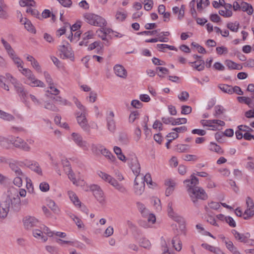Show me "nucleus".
<instances>
[{
	"mask_svg": "<svg viewBox=\"0 0 254 254\" xmlns=\"http://www.w3.org/2000/svg\"><path fill=\"white\" fill-rule=\"evenodd\" d=\"M21 200L17 190L10 188L7 192V196L0 205V217L5 218L9 211H18L20 209Z\"/></svg>",
	"mask_w": 254,
	"mask_h": 254,
	"instance_id": "1",
	"label": "nucleus"
},
{
	"mask_svg": "<svg viewBox=\"0 0 254 254\" xmlns=\"http://www.w3.org/2000/svg\"><path fill=\"white\" fill-rule=\"evenodd\" d=\"M186 185L187 191L193 203L196 205L198 200H204L208 198V195L203 189L197 187L199 180L193 174L190 176V179L184 181Z\"/></svg>",
	"mask_w": 254,
	"mask_h": 254,
	"instance_id": "2",
	"label": "nucleus"
},
{
	"mask_svg": "<svg viewBox=\"0 0 254 254\" xmlns=\"http://www.w3.org/2000/svg\"><path fill=\"white\" fill-rule=\"evenodd\" d=\"M137 209L141 213L142 216L146 219L147 223L145 222L141 221L140 225L145 227L147 228L154 224L156 221V217L153 214L150 213L149 210L146 208L145 205L140 202H136Z\"/></svg>",
	"mask_w": 254,
	"mask_h": 254,
	"instance_id": "3",
	"label": "nucleus"
},
{
	"mask_svg": "<svg viewBox=\"0 0 254 254\" xmlns=\"http://www.w3.org/2000/svg\"><path fill=\"white\" fill-rule=\"evenodd\" d=\"M83 17L86 22L93 26L102 27L106 26L107 24L104 18L93 13H85Z\"/></svg>",
	"mask_w": 254,
	"mask_h": 254,
	"instance_id": "4",
	"label": "nucleus"
},
{
	"mask_svg": "<svg viewBox=\"0 0 254 254\" xmlns=\"http://www.w3.org/2000/svg\"><path fill=\"white\" fill-rule=\"evenodd\" d=\"M98 174L101 178L105 181L109 183L121 192L123 193H126L127 192V190L122 185L119 184L116 179L110 175L102 171L98 172Z\"/></svg>",
	"mask_w": 254,
	"mask_h": 254,
	"instance_id": "5",
	"label": "nucleus"
},
{
	"mask_svg": "<svg viewBox=\"0 0 254 254\" xmlns=\"http://www.w3.org/2000/svg\"><path fill=\"white\" fill-rule=\"evenodd\" d=\"M9 142L13 145V146L17 148L20 149L24 151L29 152L31 150V147L26 141H25L24 139L21 138L12 136L9 139Z\"/></svg>",
	"mask_w": 254,
	"mask_h": 254,
	"instance_id": "6",
	"label": "nucleus"
},
{
	"mask_svg": "<svg viewBox=\"0 0 254 254\" xmlns=\"http://www.w3.org/2000/svg\"><path fill=\"white\" fill-rule=\"evenodd\" d=\"M86 113H76V120L80 127L85 131L90 132V126L86 119Z\"/></svg>",
	"mask_w": 254,
	"mask_h": 254,
	"instance_id": "7",
	"label": "nucleus"
},
{
	"mask_svg": "<svg viewBox=\"0 0 254 254\" xmlns=\"http://www.w3.org/2000/svg\"><path fill=\"white\" fill-rule=\"evenodd\" d=\"M19 161L16 160L9 159L8 161L9 167L15 176H25L24 173L19 166Z\"/></svg>",
	"mask_w": 254,
	"mask_h": 254,
	"instance_id": "8",
	"label": "nucleus"
},
{
	"mask_svg": "<svg viewBox=\"0 0 254 254\" xmlns=\"http://www.w3.org/2000/svg\"><path fill=\"white\" fill-rule=\"evenodd\" d=\"M115 115L113 111H110L106 116L107 127L108 129L112 133L116 130V122L114 119Z\"/></svg>",
	"mask_w": 254,
	"mask_h": 254,
	"instance_id": "9",
	"label": "nucleus"
},
{
	"mask_svg": "<svg viewBox=\"0 0 254 254\" xmlns=\"http://www.w3.org/2000/svg\"><path fill=\"white\" fill-rule=\"evenodd\" d=\"M25 166L34 171L39 175H42V171L39 164L36 161L26 159L21 162Z\"/></svg>",
	"mask_w": 254,
	"mask_h": 254,
	"instance_id": "10",
	"label": "nucleus"
},
{
	"mask_svg": "<svg viewBox=\"0 0 254 254\" xmlns=\"http://www.w3.org/2000/svg\"><path fill=\"white\" fill-rule=\"evenodd\" d=\"M72 138L74 142L83 150H87L88 149V144L83 140L82 137L79 134L73 132L71 134Z\"/></svg>",
	"mask_w": 254,
	"mask_h": 254,
	"instance_id": "11",
	"label": "nucleus"
},
{
	"mask_svg": "<svg viewBox=\"0 0 254 254\" xmlns=\"http://www.w3.org/2000/svg\"><path fill=\"white\" fill-rule=\"evenodd\" d=\"M90 189L97 200L100 203L103 202L104 201V193L100 187L96 185H93L90 186Z\"/></svg>",
	"mask_w": 254,
	"mask_h": 254,
	"instance_id": "12",
	"label": "nucleus"
},
{
	"mask_svg": "<svg viewBox=\"0 0 254 254\" xmlns=\"http://www.w3.org/2000/svg\"><path fill=\"white\" fill-rule=\"evenodd\" d=\"M24 226L26 229H30L33 227L37 226L39 224V221L34 217L27 216L23 220Z\"/></svg>",
	"mask_w": 254,
	"mask_h": 254,
	"instance_id": "13",
	"label": "nucleus"
},
{
	"mask_svg": "<svg viewBox=\"0 0 254 254\" xmlns=\"http://www.w3.org/2000/svg\"><path fill=\"white\" fill-rule=\"evenodd\" d=\"M26 83L32 87H44L45 86L44 83L37 79L34 74H32L27 79V82Z\"/></svg>",
	"mask_w": 254,
	"mask_h": 254,
	"instance_id": "14",
	"label": "nucleus"
},
{
	"mask_svg": "<svg viewBox=\"0 0 254 254\" xmlns=\"http://www.w3.org/2000/svg\"><path fill=\"white\" fill-rule=\"evenodd\" d=\"M232 233L235 236V239L240 242L245 243L249 242V238L250 237V234L249 233L241 234L235 230H233Z\"/></svg>",
	"mask_w": 254,
	"mask_h": 254,
	"instance_id": "15",
	"label": "nucleus"
},
{
	"mask_svg": "<svg viewBox=\"0 0 254 254\" xmlns=\"http://www.w3.org/2000/svg\"><path fill=\"white\" fill-rule=\"evenodd\" d=\"M137 178L136 177L134 180V191L136 195H140L144 191L145 184L142 181V177L140 183L137 182Z\"/></svg>",
	"mask_w": 254,
	"mask_h": 254,
	"instance_id": "16",
	"label": "nucleus"
},
{
	"mask_svg": "<svg viewBox=\"0 0 254 254\" xmlns=\"http://www.w3.org/2000/svg\"><path fill=\"white\" fill-rule=\"evenodd\" d=\"M59 49L61 54L63 55V59H71L73 58V54L70 47L62 45L59 47Z\"/></svg>",
	"mask_w": 254,
	"mask_h": 254,
	"instance_id": "17",
	"label": "nucleus"
},
{
	"mask_svg": "<svg viewBox=\"0 0 254 254\" xmlns=\"http://www.w3.org/2000/svg\"><path fill=\"white\" fill-rule=\"evenodd\" d=\"M173 202L170 201L168 203L167 205V212L169 216L172 218L176 222H180L182 220V217L178 215L173 210Z\"/></svg>",
	"mask_w": 254,
	"mask_h": 254,
	"instance_id": "18",
	"label": "nucleus"
},
{
	"mask_svg": "<svg viewBox=\"0 0 254 254\" xmlns=\"http://www.w3.org/2000/svg\"><path fill=\"white\" fill-rule=\"evenodd\" d=\"M116 75L121 78H126L127 76V71L124 67L120 64H116L114 67Z\"/></svg>",
	"mask_w": 254,
	"mask_h": 254,
	"instance_id": "19",
	"label": "nucleus"
},
{
	"mask_svg": "<svg viewBox=\"0 0 254 254\" xmlns=\"http://www.w3.org/2000/svg\"><path fill=\"white\" fill-rule=\"evenodd\" d=\"M9 17L7 5L3 0H0V18L7 19Z\"/></svg>",
	"mask_w": 254,
	"mask_h": 254,
	"instance_id": "20",
	"label": "nucleus"
},
{
	"mask_svg": "<svg viewBox=\"0 0 254 254\" xmlns=\"http://www.w3.org/2000/svg\"><path fill=\"white\" fill-rule=\"evenodd\" d=\"M20 22L24 25L25 28L29 32L35 33L36 29L32 25L31 22L27 18H22L20 19Z\"/></svg>",
	"mask_w": 254,
	"mask_h": 254,
	"instance_id": "21",
	"label": "nucleus"
},
{
	"mask_svg": "<svg viewBox=\"0 0 254 254\" xmlns=\"http://www.w3.org/2000/svg\"><path fill=\"white\" fill-rule=\"evenodd\" d=\"M130 168L136 177L139 175L140 172V165L138 161L136 159H132L131 162Z\"/></svg>",
	"mask_w": 254,
	"mask_h": 254,
	"instance_id": "22",
	"label": "nucleus"
},
{
	"mask_svg": "<svg viewBox=\"0 0 254 254\" xmlns=\"http://www.w3.org/2000/svg\"><path fill=\"white\" fill-rule=\"evenodd\" d=\"M67 175L68 178L72 182L73 184L76 186H82L84 185V182L83 181H77L75 178L74 174L72 171L71 169H70L69 172H65Z\"/></svg>",
	"mask_w": 254,
	"mask_h": 254,
	"instance_id": "23",
	"label": "nucleus"
},
{
	"mask_svg": "<svg viewBox=\"0 0 254 254\" xmlns=\"http://www.w3.org/2000/svg\"><path fill=\"white\" fill-rule=\"evenodd\" d=\"M100 152L103 155L112 162H114L116 160V157L109 150L103 146H100Z\"/></svg>",
	"mask_w": 254,
	"mask_h": 254,
	"instance_id": "24",
	"label": "nucleus"
},
{
	"mask_svg": "<svg viewBox=\"0 0 254 254\" xmlns=\"http://www.w3.org/2000/svg\"><path fill=\"white\" fill-rule=\"evenodd\" d=\"M225 64L229 69L241 70L243 68L241 64H238L230 60H226L225 61Z\"/></svg>",
	"mask_w": 254,
	"mask_h": 254,
	"instance_id": "25",
	"label": "nucleus"
},
{
	"mask_svg": "<svg viewBox=\"0 0 254 254\" xmlns=\"http://www.w3.org/2000/svg\"><path fill=\"white\" fill-rule=\"evenodd\" d=\"M241 9L243 11L247 12L249 15H252L254 11L253 8L250 4L244 1L241 3Z\"/></svg>",
	"mask_w": 254,
	"mask_h": 254,
	"instance_id": "26",
	"label": "nucleus"
},
{
	"mask_svg": "<svg viewBox=\"0 0 254 254\" xmlns=\"http://www.w3.org/2000/svg\"><path fill=\"white\" fill-rule=\"evenodd\" d=\"M68 194L71 201H72L75 205L79 207L81 206L80 201L78 199L76 194L73 191H68Z\"/></svg>",
	"mask_w": 254,
	"mask_h": 254,
	"instance_id": "27",
	"label": "nucleus"
},
{
	"mask_svg": "<svg viewBox=\"0 0 254 254\" xmlns=\"http://www.w3.org/2000/svg\"><path fill=\"white\" fill-rule=\"evenodd\" d=\"M225 125L224 121L220 120H212V128L210 129L213 130H220L221 127Z\"/></svg>",
	"mask_w": 254,
	"mask_h": 254,
	"instance_id": "28",
	"label": "nucleus"
},
{
	"mask_svg": "<svg viewBox=\"0 0 254 254\" xmlns=\"http://www.w3.org/2000/svg\"><path fill=\"white\" fill-rule=\"evenodd\" d=\"M192 66L198 71L203 70L205 66L204 61L202 60H197L194 62L190 63Z\"/></svg>",
	"mask_w": 254,
	"mask_h": 254,
	"instance_id": "29",
	"label": "nucleus"
},
{
	"mask_svg": "<svg viewBox=\"0 0 254 254\" xmlns=\"http://www.w3.org/2000/svg\"><path fill=\"white\" fill-rule=\"evenodd\" d=\"M43 106L45 109L52 112L59 111V109L54 104L48 101L44 102Z\"/></svg>",
	"mask_w": 254,
	"mask_h": 254,
	"instance_id": "30",
	"label": "nucleus"
},
{
	"mask_svg": "<svg viewBox=\"0 0 254 254\" xmlns=\"http://www.w3.org/2000/svg\"><path fill=\"white\" fill-rule=\"evenodd\" d=\"M1 42L4 47V49L7 52L9 56H13V53H15L13 49L11 48L10 45L5 41L3 38L1 39Z\"/></svg>",
	"mask_w": 254,
	"mask_h": 254,
	"instance_id": "31",
	"label": "nucleus"
},
{
	"mask_svg": "<svg viewBox=\"0 0 254 254\" xmlns=\"http://www.w3.org/2000/svg\"><path fill=\"white\" fill-rule=\"evenodd\" d=\"M15 88L19 96L24 99L27 96V92L24 90L23 86L20 84H17L15 85Z\"/></svg>",
	"mask_w": 254,
	"mask_h": 254,
	"instance_id": "32",
	"label": "nucleus"
},
{
	"mask_svg": "<svg viewBox=\"0 0 254 254\" xmlns=\"http://www.w3.org/2000/svg\"><path fill=\"white\" fill-rule=\"evenodd\" d=\"M12 60L14 64L16 65L19 69H21L23 67V61L18 57L15 53H13V56H9Z\"/></svg>",
	"mask_w": 254,
	"mask_h": 254,
	"instance_id": "33",
	"label": "nucleus"
},
{
	"mask_svg": "<svg viewBox=\"0 0 254 254\" xmlns=\"http://www.w3.org/2000/svg\"><path fill=\"white\" fill-rule=\"evenodd\" d=\"M190 147V146L188 144H179L176 146L175 149L178 152L184 153L189 152Z\"/></svg>",
	"mask_w": 254,
	"mask_h": 254,
	"instance_id": "34",
	"label": "nucleus"
},
{
	"mask_svg": "<svg viewBox=\"0 0 254 254\" xmlns=\"http://www.w3.org/2000/svg\"><path fill=\"white\" fill-rule=\"evenodd\" d=\"M209 149L220 154L224 153L223 149L219 145L212 142L210 143Z\"/></svg>",
	"mask_w": 254,
	"mask_h": 254,
	"instance_id": "35",
	"label": "nucleus"
},
{
	"mask_svg": "<svg viewBox=\"0 0 254 254\" xmlns=\"http://www.w3.org/2000/svg\"><path fill=\"white\" fill-rule=\"evenodd\" d=\"M172 243L176 251H180L181 250L182 243L178 236H175L173 238Z\"/></svg>",
	"mask_w": 254,
	"mask_h": 254,
	"instance_id": "36",
	"label": "nucleus"
},
{
	"mask_svg": "<svg viewBox=\"0 0 254 254\" xmlns=\"http://www.w3.org/2000/svg\"><path fill=\"white\" fill-rule=\"evenodd\" d=\"M52 99L55 101V102L61 105L66 106L70 104V103L66 99H64L60 96L54 97L52 98Z\"/></svg>",
	"mask_w": 254,
	"mask_h": 254,
	"instance_id": "37",
	"label": "nucleus"
},
{
	"mask_svg": "<svg viewBox=\"0 0 254 254\" xmlns=\"http://www.w3.org/2000/svg\"><path fill=\"white\" fill-rule=\"evenodd\" d=\"M237 100L240 103H244L249 107H252V99L250 97L241 96L238 97Z\"/></svg>",
	"mask_w": 254,
	"mask_h": 254,
	"instance_id": "38",
	"label": "nucleus"
},
{
	"mask_svg": "<svg viewBox=\"0 0 254 254\" xmlns=\"http://www.w3.org/2000/svg\"><path fill=\"white\" fill-rule=\"evenodd\" d=\"M107 32L110 33L109 29H105L102 27L100 29L97 30L96 33L100 38L103 40H107L106 35Z\"/></svg>",
	"mask_w": 254,
	"mask_h": 254,
	"instance_id": "39",
	"label": "nucleus"
},
{
	"mask_svg": "<svg viewBox=\"0 0 254 254\" xmlns=\"http://www.w3.org/2000/svg\"><path fill=\"white\" fill-rule=\"evenodd\" d=\"M114 151L115 153L117 155L119 159L122 161H126V158L125 156L123 154L121 149L118 146H115L114 147Z\"/></svg>",
	"mask_w": 254,
	"mask_h": 254,
	"instance_id": "40",
	"label": "nucleus"
},
{
	"mask_svg": "<svg viewBox=\"0 0 254 254\" xmlns=\"http://www.w3.org/2000/svg\"><path fill=\"white\" fill-rule=\"evenodd\" d=\"M214 116L217 118H220V115H222L225 112V109L221 106L217 105L214 107Z\"/></svg>",
	"mask_w": 254,
	"mask_h": 254,
	"instance_id": "41",
	"label": "nucleus"
},
{
	"mask_svg": "<svg viewBox=\"0 0 254 254\" xmlns=\"http://www.w3.org/2000/svg\"><path fill=\"white\" fill-rule=\"evenodd\" d=\"M254 215V208L247 207L245 212L243 214V217L244 219L247 220Z\"/></svg>",
	"mask_w": 254,
	"mask_h": 254,
	"instance_id": "42",
	"label": "nucleus"
},
{
	"mask_svg": "<svg viewBox=\"0 0 254 254\" xmlns=\"http://www.w3.org/2000/svg\"><path fill=\"white\" fill-rule=\"evenodd\" d=\"M219 89L225 93L232 94V87L227 84H220L218 86Z\"/></svg>",
	"mask_w": 254,
	"mask_h": 254,
	"instance_id": "43",
	"label": "nucleus"
},
{
	"mask_svg": "<svg viewBox=\"0 0 254 254\" xmlns=\"http://www.w3.org/2000/svg\"><path fill=\"white\" fill-rule=\"evenodd\" d=\"M26 12L30 13L33 16L40 20V14L38 10L29 7L26 9Z\"/></svg>",
	"mask_w": 254,
	"mask_h": 254,
	"instance_id": "44",
	"label": "nucleus"
},
{
	"mask_svg": "<svg viewBox=\"0 0 254 254\" xmlns=\"http://www.w3.org/2000/svg\"><path fill=\"white\" fill-rule=\"evenodd\" d=\"M19 3L21 6H34L35 5V2L33 0H20Z\"/></svg>",
	"mask_w": 254,
	"mask_h": 254,
	"instance_id": "45",
	"label": "nucleus"
},
{
	"mask_svg": "<svg viewBox=\"0 0 254 254\" xmlns=\"http://www.w3.org/2000/svg\"><path fill=\"white\" fill-rule=\"evenodd\" d=\"M239 26V23L237 22L235 23L229 22L227 24V27L233 32H236L238 31Z\"/></svg>",
	"mask_w": 254,
	"mask_h": 254,
	"instance_id": "46",
	"label": "nucleus"
},
{
	"mask_svg": "<svg viewBox=\"0 0 254 254\" xmlns=\"http://www.w3.org/2000/svg\"><path fill=\"white\" fill-rule=\"evenodd\" d=\"M73 101L75 104L76 107L81 111L80 113H86L87 109L81 102L75 97L73 98Z\"/></svg>",
	"mask_w": 254,
	"mask_h": 254,
	"instance_id": "47",
	"label": "nucleus"
},
{
	"mask_svg": "<svg viewBox=\"0 0 254 254\" xmlns=\"http://www.w3.org/2000/svg\"><path fill=\"white\" fill-rule=\"evenodd\" d=\"M48 207L55 213H58L59 212V209L55 202L52 200L48 201L47 204Z\"/></svg>",
	"mask_w": 254,
	"mask_h": 254,
	"instance_id": "48",
	"label": "nucleus"
},
{
	"mask_svg": "<svg viewBox=\"0 0 254 254\" xmlns=\"http://www.w3.org/2000/svg\"><path fill=\"white\" fill-rule=\"evenodd\" d=\"M43 232L41 230L35 229L33 231V235L34 237L43 239L44 242L47 240V238L42 236Z\"/></svg>",
	"mask_w": 254,
	"mask_h": 254,
	"instance_id": "49",
	"label": "nucleus"
},
{
	"mask_svg": "<svg viewBox=\"0 0 254 254\" xmlns=\"http://www.w3.org/2000/svg\"><path fill=\"white\" fill-rule=\"evenodd\" d=\"M127 16L126 13L122 12L120 11H117L115 15V17L118 21H123L125 20Z\"/></svg>",
	"mask_w": 254,
	"mask_h": 254,
	"instance_id": "50",
	"label": "nucleus"
},
{
	"mask_svg": "<svg viewBox=\"0 0 254 254\" xmlns=\"http://www.w3.org/2000/svg\"><path fill=\"white\" fill-rule=\"evenodd\" d=\"M0 118L7 121H11L14 120L13 116L3 111H2Z\"/></svg>",
	"mask_w": 254,
	"mask_h": 254,
	"instance_id": "51",
	"label": "nucleus"
},
{
	"mask_svg": "<svg viewBox=\"0 0 254 254\" xmlns=\"http://www.w3.org/2000/svg\"><path fill=\"white\" fill-rule=\"evenodd\" d=\"M139 113L135 111L132 112L129 115L128 118V122L130 123H132L135 121V120L139 118Z\"/></svg>",
	"mask_w": 254,
	"mask_h": 254,
	"instance_id": "52",
	"label": "nucleus"
},
{
	"mask_svg": "<svg viewBox=\"0 0 254 254\" xmlns=\"http://www.w3.org/2000/svg\"><path fill=\"white\" fill-rule=\"evenodd\" d=\"M142 2L144 4V8L146 10L149 11L152 9L153 5L152 0H144Z\"/></svg>",
	"mask_w": 254,
	"mask_h": 254,
	"instance_id": "53",
	"label": "nucleus"
},
{
	"mask_svg": "<svg viewBox=\"0 0 254 254\" xmlns=\"http://www.w3.org/2000/svg\"><path fill=\"white\" fill-rule=\"evenodd\" d=\"M62 163L63 165L64 170V172H69L70 169H71L69 162L67 159H63L62 160Z\"/></svg>",
	"mask_w": 254,
	"mask_h": 254,
	"instance_id": "54",
	"label": "nucleus"
},
{
	"mask_svg": "<svg viewBox=\"0 0 254 254\" xmlns=\"http://www.w3.org/2000/svg\"><path fill=\"white\" fill-rule=\"evenodd\" d=\"M19 70L23 75L27 77V79H28L32 74H33L30 69L26 68H23V67L21 69H19Z\"/></svg>",
	"mask_w": 254,
	"mask_h": 254,
	"instance_id": "55",
	"label": "nucleus"
},
{
	"mask_svg": "<svg viewBox=\"0 0 254 254\" xmlns=\"http://www.w3.org/2000/svg\"><path fill=\"white\" fill-rule=\"evenodd\" d=\"M25 176H15L13 179V183L14 185L18 187H20L22 185V178Z\"/></svg>",
	"mask_w": 254,
	"mask_h": 254,
	"instance_id": "56",
	"label": "nucleus"
},
{
	"mask_svg": "<svg viewBox=\"0 0 254 254\" xmlns=\"http://www.w3.org/2000/svg\"><path fill=\"white\" fill-rule=\"evenodd\" d=\"M219 13L225 17H230L232 16L233 14L231 10L225 8L224 10H219Z\"/></svg>",
	"mask_w": 254,
	"mask_h": 254,
	"instance_id": "57",
	"label": "nucleus"
},
{
	"mask_svg": "<svg viewBox=\"0 0 254 254\" xmlns=\"http://www.w3.org/2000/svg\"><path fill=\"white\" fill-rule=\"evenodd\" d=\"M178 97L181 101H186L189 97V94L187 91H183L178 95Z\"/></svg>",
	"mask_w": 254,
	"mask_h": 254,
	"instance_id": "58",
	"label": "nucleus"
},
{
	"mask_svg": "<svg viewBox=\"0 0 254 254\" xmlns=\"http://www.w3.org/2000/svg\"><path fill=\"white\" fill-rule=\"evenodd\" d=\"M140 246L145 249H150L151 247V243L149 240L146 239H142L140 242Z\"/></svg>",
	"mask_w": 254,
	"mask_h": 254,
	"instance_id": "59",
	"label": "nucleus"
},
{
	"mask_svg": "<svg viewBox=\"0 0 254 254\" xmlns=\"http://www.w3.org/2000/svg\"><path fill=\"white\" fill-rule=\"evenodd\" d=\"M156 71H159L161 72V73H158V76H159L161 77H163V74H166L169 73V70L166 67H157L156 68Z\"/></svg>",
	"mask_w": 254,
	"mask_h": 254,
	"instance_id": "60",
	"label": "nucleus"
},
{
	"mask_svg": "<svg viewBox=\"0 0 254 254\" xmlns=\"http://www.w3.org/2000/svg\"><path fill=\"white\" fill-rule=\"evenodd\" d=\"M71 218L75 222L78 228H81L84 227V225L82 221L79 218H78L75 215H73L72 217L71 216Z\"/></svg>",
	"mask_w": 254,
	"mask_h": 254,
	"instance_id": "61",
	"label": "nucleus"
},
{
	"mask_svg": "<svg viewBox=\"0 0 254 254\" xmlns=\"http://www.w3.org/2000/svg\"><path fill=\"white\" fill-rule=\"evenodd\" d=\"M187 122V120L186 118H178L176 120L174 119V121L172 122V125L173 126L179 125L186 124Z\"/></svg>",
	"mask_w": 254,
	"mask_h": 254,
	"instance_id": "62",
	"label": "nucleus"
},
{
	"mask_svg": "<svg viewBox=\"0 0 254 254\" xmlns=\"http://www.w3.org/2000/svg\"><path fill=\"white\" fill-rule=\"evenodd\" d=\"M201 246L204 248L206 250H207L211 252H213L214 253V254H215L216 252L217 251V250H218V248H216L215 247H213L212 246H210L208 244H202L201 245Z\"/></svg>",
	"mask_w": 254,
	"mask_h": 254,
	"instance_id": "63",
	"label": "nucleus"
},
{
	"mask_svg": "<svg viewBox=\"0 0 254 254\" xmlns=\"http://www.w3.org/2000/svg\"><path fill=\"white\" fill-rule=\"evenodd\" d=\"M39 188L42 191L46 192L49 190L50 187L49 184L45 182H42L40 185Z\"/></svg>",
	"mask_w": 254,
	"mask_h": 254,
	"instance_id": "64",
	"label": "nucleus"
}]
</instances>
